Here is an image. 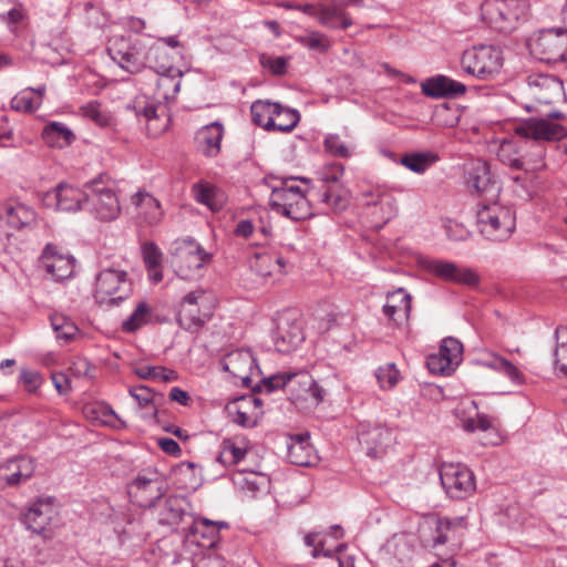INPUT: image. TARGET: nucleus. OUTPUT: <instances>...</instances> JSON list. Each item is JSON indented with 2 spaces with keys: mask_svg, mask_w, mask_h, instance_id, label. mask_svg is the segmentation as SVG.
<instances>
[{
  "mask_svg": "<svg viewBox=\"0 0 567 567\" xmlns=\"http://www.w3.org/2000/svg\"><path fill=\"white\" fill-rule=\"evenodd\" d=\"M132 282L127 272L116 268H105L95 277L94 300L101 307H117L132 293Z\"/></svg>",
  "mask_w": 567,
  "mask_h": 567,
  "instance_id": "1",
  "label": "nucleus"
},
{
  "mask_svg": "<svg viewBox=\"0 0 567 567\" xmlns=\"http://www.w3.org/2000/svg\"><path fill=\"white\" fill-rule=\"evenodd\" d=\"M168 484L164 475L155 468H145L126 484L130 501L144 508L156 506L167 493Z\"/></svg>",
  "mask_w": 567,
  "mask_h": 567,
  "instance_id": "2",
  "label": "nucleus"
},
{
  "mask_svg": "<svg viewBox=\"0 0 567 567\" xmlns=\"http://www.w3.org/2000/svg\"><path fill=\"white\" fill-rule=\"evenodd\" d=\"M480 233L493 241H503L514 231L516 221L514 212L497 203L481 205L476 212Z\"/></svg>",
  "mask_w": 567,
  "mask_h": 567,
  "instance_id": "3",
  "label": "nucleus"
},
{
  "mask_svg": "<svg viewBox=\"0 0 567 567\" xmlns=\"http://www.w3.org/2000/svg\"><path fill=\"white\" fill-rule=\"evenodd\" d=\"M254 124L266 131L291 132L300 120L297 110L285 107L279 103L258 100L250 106Z\"/></svg>",
  "mask_w": 567,
  "mask_h": 567,
  "instance_id": "4",
  "label": "nucleus"
},
{
  "mask_svg": "<svg viewBox=\"0 0 567 567\" xmlns=\"http://www.w3.org/2000/svg\"><path fill=\"white\" fill-rule=\"evenodd\" d=\"M146 43L131 35H114L109 40L107 52L123 70L136 74L145 69Z\"/></svg>",
  "mask_w": 567,
  "mask_h": 567,
  "instance_id": "5",
  "label": "nucleus"
},
{
  "mask_svg": "<svg viewBox=\"0 0 567 567\" xmlns=\"http://www.w3.org/2000/svg\"><path fill=\"white\" fill-rule=\"evenodd\" d=\"M87 200L85 209H89L99 220L112 221L121 214V205L114 189L99 176L85 184Z\"/></svg>",
  "mask_w": 567,
  "mask_h": 567,
  "instance_id": "6",
  "label": "nucleus"
},
{
  "mask_svg": "<svg viewBox=\"0 0 567 567\" xmlns=\"http://www.w3.org/2000/svg\"><path fill=\"white\" fill-rule=\"evenodd\" d=\"M289 381L288 396L299 411L309 412L322 403L326 391L308 371L292 372Z\"/></svg>",
  "mask_w": 567,
  "mask_h": 567,
  "instance_id": "7",
  "label": "nucleus"
},
{
  "mask_svg": "<svg viewBox=\"0 0 567 567\" xmlns=\"http://www.w3.org/2000/svg\"><path fill=\"white\" fill-rule=\"evenodd\" d=\"M530 53L542 62L556 64L567 61V30H540L528 43Z\"/></svg>",
  "mask_w": 567,
  "mask_h": 567,
  "instance_id": "8",
  "label": "nucleus"
},
{
  "mask_svg": "<svg viewBox=\"0 0 567 567\" xmlns=\"http://www.w3.org/2000/svg\"><path fill=\"white\" fill-rule=\"evenodd\" d=\"M206 301L207 296L203 289L186 293L182 298L176 313L179 327L189 332L198 331L212 316Z\"/></svg>",
  "mask_w": 567,
  "mask_h": 567,
  "instance_id": "9",
  "label": "nucleus"
},
{
  "mask_svg": "<svg viewBox=\"0 0 567 567\" xmlns=\"http://www.w3.org/2000/svg\"><path fill=\"white\" fill-rule=\"evenodd\" d=\"M462 69L478 79H488L502 66L501 51L492 45L473 47L464 51L461 59Z\"/></svg>",
  "mask_w": 567,
  "mask_h": 567,
  "instance_id": "10",
  "label": "nucleus"
},
{
  "mask_svg": "<svg viewBox=\"0 0 567 567\" xmlns=\"http://www.w3.org/2000/svg\"><path fill=\"white\" fill-rule=\"evenodd\" d=\"M440 481L446 495L452 499H465L476 489L474 473L461 463H443Z\"/></svg>",
  "mask_w": 567,
  "mask_h": 567,
  "instance_id": "11",
  "label": "nucleus"
},
{
  "mask_svg": "<svg viewBox=\"0 0 567 567\" xmlns=\"http://www.w3.org/2000/svg\"><path fill=\"white\" fill-rule=\"evenodd\" d=\"M467 525L465 516H435L429 526L431 536L430 538H424L423 543L433 550H437L444 545L456 547L463 533L467 529Z\"/></svg>",
  "mask_w": 567,
  "mask_h": 567,
  "instance_id": "12",
  "label": "nucleus"
},
{
  "mask_svg": "<svg viewBox=\"0 0 567 567\" xmlns=\"http://www.w3.org/2000/svg\"><path fill=\"white\" fill-rule=\"evenodd\" d=\"M212 258L213 255L194 240H184L175 248L173 265L181 278L193 279L212 261Z\"/></svg>",
  "mask_w": 567,
  "mask_h": 567,
  "instance_id": "13",
  "label": "nucleus"
},
{
  "mask_svg": "<svg viewBox=\"0 0 567 567\" xmlns=\"http://www.w3.org/2000/svg\"><path fill=\"white\" fill-rule=\"evenodd\" d=\"M419 265L427 274L433 275L444 281L466 285L470 287L476 286L480 281V278L474 270L466 267H460L452 261L420 258Z\"/></svg>",
  "mask_w": 567,
  "mask_h": 567,
  "instance_id": "14",
  "label": "nucleus"
},
{
  "mask_svg": "<svg viewBox=\"0 0 567 567\" xmlns=\"http://www.w3.org/2000/svg\"><path fill=\"white\" fill-rule=\"evenodd\" d=\"M275 322L274 343L279 352L289 353L305 340L301 321L295 312L279 313Z\"/></svg>",
  "mask_w": 567,
  "mask_h": 567,
  "instance_id": "15",
  "label": "nucleus"
},
{
  "mask_svg": "<svg viewBox=\"0 0 567 567\" xmlns=\"http://www.w3.org/2000/svg\"><path fill=\"white\" fill-rule=\"evenodd\" d=\"M229 528L225 520H212L202 516H192V523L184 532L186 543L202 548H213L220 540V530Z\"/></svg>",
  "mask_w": 567,
  "mask_h": 567,
  "instance_id": "16",
  "label": "nucleus"
},
{
  "mask_svg": "<svg viewBox=\"0 0 567 567\" xmlns=\"http://www.w3.org/2000/svg\"><path fill=\"white\" fill-rule=\"evenodd\" d=\"M269 206L274 212L292 220H303L312 215L311 206L306 195L291 190L272 189Z\"/></svg>",
  "mask_w": 567,
  "mask_h": 567,
  "instance_id": "17",
  "label": "nucleus"
},
{
  "mask_svg": "<svg viewBox=\"0 0 567 567\" xmlns=\"http://www.w3.org/2000/svg\"><path fill=\"white\" fill-rule=\"evenodd\" d=\"M359 442L367 450V455L380 458L395 443L393 430L384 424H361Z\"/></svg>",
  "mask_w": 567,
  "mask_h": 567,
  "instance_id": "18",
  "label": "nucleus"
},
{
  "mask_svg": "<svg viewBox=\"0 0 567 567\" xmlns=\"http://www.w3.org/2000/svg\"><path fill=\"white\" fill-rule=\"evenodd\" d=\"M278 6L287 10H299L308 16L316 17L320 24L329 29L346 30L353 24L351 17L338 7L320 4L316 8L313 4H295L291 2H280Z\"/></svg>",
  "mask_w": 567,
  "mask_h": 567,
  "instance_id": "19",
  "label": "nucleus"
},
{
  "mask_svg": "<svg viewBox=\"0 0 567 567\" xmlns=\"http://www.w3.org/2000/svg\"><path fill=\"white\" fill-rule=\"evenodd\" d=\"M561 116V113L554 112L549 113L547 117H530L516 128V133L535 141L559 140L565 135V128L553 120Z\"/></svg>",
  "mask_w": 567,
  "mask_h": 567,
  "instance_id": "20",
  "label": "nucleus"
},
{
  "mask_svg": "<svg viewBox=\"0 0 567 567\" xmlns=\"http://www.w3.org/2000/svg\"><path fill=\"white\" fill-rule=\"evenodd\" d=\"M492 23L501 31L508 32L526 17V6L518 0H495L487 4Z\"/></svg>",
  "mask_w": 567,
  "mask_h": 567,
  "instance_id": "21",
  "label": "nucleus"
},
{
  "mask_svg": "<svg viewBox=\"0 0 567 567\" xmlns=\"http://www.w3.org/2000/svg\"><path fill=\"white\" fill-rule=\"evenodd\" d=\"M55 515L54 507L49 499L33 502L22 514L21 520L27 529L43 538H51V522Z\"/></svg>",
  "mask_w": 567,
  "mask_h": 567,
  "instance_id": "22",
  "label": "nucleus"
},
{
  "mask_svg": "<svg viewBox=\"0 0 567 567\" xmlns=\"http://www.w3.org/2000/svg\"><path fill=\"white\" fill-rule=\"evenodd\" d=\"M224 371L228 372L235 383L238 381L249 386L250 375L254 367H256V359L251 351L245 349H237L228 352L220 361Z\"/></svg>",
  "mask_w": 567,
  "mask_h": 567,
  "instance_id": "23",
  "label": "nucleus"
},
{
  "mask_svg": "<svg viewBox=\"0 0 567 567\" xmlns=\"http://www.w3.org/2000/svg\"><path fill=\"white\" fill-rule=\"evenodd\" d=\"M343 172V165L334 163L329 167L328 172L322 174L323 185L320 192V200L327 206L338 210H342L348 206L344 192L338 185Z\"/></svg>",
  "mask_w": 567,
  "mask_h": 567,
  "instance_id": "24",
  "label": "nucleus"
},
{
  "mask_svg": "<svg viewBox=\"0 0 567 567\" xmlns=\"http://www.w3.org/2000/svg\"><path fill=\"white\" fill-rule=\"evenodd\" d=\"M74 261L72 256L60 254L52 244H48L44 247L41 256L44 269L58 281L70 278L73 275Z\"/></svg>",
  "mask_w": 567,
  "mask_h": 567,
  "instance_id": "25",
  "label": "nucleus"
},
{
  "mask_svg": "<svg viewBox=\"0 0 567 567\" xmlns=\"http://www.w3.org/2000/svg\"><path fill=\"white\" fill-rule=\"evenodd\" d=\"M187 502L184 497L177 495H169L162 498L154 507L157 512V520L161 525L177 526L185 517L193 515L187 513Z\"/></svg>",
  "mask_w": 567,
  "mask_h": 567,
  "instance_id": "26",
  "label": "nucleus"
},
{
  "mask_svg": "<svg viewBox=\"0 0 567 567\" xmlns=\"http://www.w3.org/2000/svg\"><path fill=\"white\" fill-rule=\"evenodd\" d=\"M463 352L462 343L452 337L445 338L440 347L439 355L427 359V367L432 372L445 373L451 364L458 363Z\"/></svg>",
  "mask_w": 567,
  "mask_h": 567,
  "instance_id": "27",
  "label": "nucleus"
},
{
  "mask_svg": "<svg viewBox=\"0 0 567 567\" xmlns=\"http://www.w3.org/2000/svg\"><path fill=\"white\" fill-rule=\"evenodd\" d=\"M422 92L431 97H456L466 92V86L445 75H436L422 83Z\"/></svg>",
  "mask_w": 567,
  "mask_h": 567,
  "instance_id": "28",
  "label": "nucleus"
},
{
  "mask_svg": "<svg viewBox=\"0 0 567 567\" xmlns=\"http://www.w3.org/2000/svg\"><path fill=\"white\" fill-rule=\"evenodd\" d=\"M194 199L207 206L212 212H220L226 203L227 196L218 186L205 181H199L192 186Z\"/></svg>",
  "mask_w": 567,
  "mask_h": 567,
  "instance_id": "29",
  "label": "nucleus"
},
{
  "mask_svg": "<svg viewBox=\"0 0 567 567\" xmlns=\"http://www.w3.org/2000/svg\"><path fill=\"white\" fill-rule=\"evenodd\" d=\"M55 205L62 212L85 209L87 189H80L68 184H59L54 190Z\"/></svg>",
  "mask_w": 567,
  "mask_h": 567,
  "instance_id": "30",
  "label": "nucleus"
},
{
  "mask_svg": "<svg viewBox=\"0 0 567 567\" xmlns=\"http://www.w3.org/2000/svg\"><path fill=\"white\" fill-rule=\"evenodd\" d=\"M287 457L291 464L309 466L313 460V447L309 433H300L289 436L287 442Z\"/></svg>",
  "mask_w": 567,
  "mask_h": 567,
  "instance_id": "31",
  "label": "nucleus"
},
{
  "mask_svg": "<svg viewBox=\"0 0 567 567\" xmlns=\"http://www.w3.org/2000/svg\"><path fill=\"white\" fill-rule=\"evenodd\" d=\"M224 136V127L214 122L202 127L196 134L197 150L207 157H215L220 152V143Z\"/></svg>",
  "mask_w": 567,
  "mask_h": 567,
  "instance_id": "32",
  "label": "nucleus"
},
{
  "mask_svg": "<svg viewBox=\"0 0 567 567\" xmlns=\"http://www.w3.org/2000/svg\"><path fill=\"white\" fill-rule=\"evenodd\" d=\"M156 89L154 95L158 103L174 101L181 90L183 72L178 69H171L163 73H156Z\"/></svg>",
  "mask_w": 567,
  "mask_h": 567,
  "instance_id": "33",
  "label": "nucleus"
},
{
  "mask_svg": "<svg viewBox=\"0 0 567 567\" xmlns=\"http://www.w3.org/2000/svg\"><path fill=\"white\" fill-rule=\"evenodd\" d=\"M285 265L282 257L268 251L256 252L249 259V268L265 279L275 274H282Z\"/></svg>",
  "mask_w": 567,
  "mask_h": 567,
  "instance_id": "34",
  "label": "nucleus"
},
{
  "mask_svg": "<svg viewBox=\"0 0 567 567\" xmlns=\"http://www.w3.org/2000/svg\"><path fill=\"white\" fill-rule=\"evenodd\" d=\"M468 183L478 195L497 197L501 188L492 178L489 167L486 162L478 163L470 173Z\"/></svg>",
  "mask_w": 567,
  "mask_h": 567,
  "instance_id": "35",
  "label": "nucleus"
},
{
  "mask_svg": "<svg viewBox=\"0 0 567 567\" xmlns=\"http://www.w3.org/2000/svg\"><path fill=\"white\" fill-rule=\"evenodd\" d=\"M411 309V296L400 288L388 296L383 313L394 322H402L409 319Z\"/></svg>",
  "mask_w": 567,
  "mask_h": 567,
  "instance_id": "36",
  "label": "nucleus"
},
{
  "mask_svg": "<svg viewBox=\"0 0 567 567\" xmlns=\"http://www.w3.org/2000/svg\"><path fill=\"white\" fill-rule=\"evenodd\" d=\"M261 401L254 396L241 398L236 404L233 421L243 427H254L261 416Z\"/></svg>",
  "mask_w": 567,
  "mask_h": 567,
  "instance_id": "37",
  "label": "nucleus"
},
{
  "mask_svg": "<svg viewBox=\"0 0 567 567\" xmlns=\"http://www.w3.org/2000/svg\"><path fill=\"white\" fill-rule=\"evenodd\" d=\"M249 451V441L245 437H227L221 442L217 462L224 465H236L243 461Z\"/></svg>",
  "mask_w": 567,
  "mask_h": 567,
  "instance_id": "38",
  "label": "nucleus"
},
{
  "mask_svg": "<svg viewBox=\"0 0 567 567\" xmlns=\"http://www.w3.org/2000/svg\"><path fill=\"white\" fill-rule=\"evenodd\" d=\"M128 393L141 409H145L143 417L155 419L157 416L159 401L164 399L163 394L156 393L146 385L132 386Z\"/></svg>",
  "mask_w": 567,
  "mask_h": 567,
  "instance_id": "39",
  "label": "nucleus"
},
{
  "mask_svg": "<svg viewBox=\"0 0 567 567\" xmlns=\"http://www.w3.org/2000/svg\"><path fill=\"white\" fill-rule=\"evenodd\" d=\"M145 69L148 68L155 73H163L175 69L166 48L159 43L146 45L145 49Z\"/></svg>",
  "mask_w": 567,
  "mask_h": 567,
  "instance_id": "40",
  "label": "nucleus"
},
{
  "mask_svg": "<svg viewBox=\"0 0 567 567\" xmlns=\"http://www.w3.org/2000/svg\"><path fill=\"white\" fill-rule=\"evenodd\" d=\"M42 137L52 147H65L75 140L74 133L63 123L51 122L42 131Z\"/></svg>",
  "mask_w": 567,
  "mask_h": 567,
  "instance_id": "41",
  "label": "nucleus"
},
{
  "mask_svg": "<svg viewBox=\"0 0 567 567\" xmlns=\"http://www.w3.org/2000/svg\"><path fill=\"white\" fill-rule=\"evenodd\" d=\"M4 212L8 225L16 229L29 227L37 219L35 212L20 203L7 206Z\"/></svg>",
  "mask_w": 567,
  "mask_h": 567,
  "instance_id": "42",
  "label": "nucleus"
},
{
  "mask_svg": "<svg viewBox=\"0 0 567 567\" xmlns=\"http://www.w3.org/2000/svg\"><path fill=\"white\" fill-rule=\"evenodd\" d=\"M362 195L367 198V205L381 207L384 221H389L394 217L396 213V205L391 194L377 188L374 190L364 192Z\"/></svg>",
  "mask_w": 567,
  "mask_h": 567,
  "instance_id": "43",
  "label": "nucleus"
},
{
  "mask_svg": "<svg viewBox=\"0 0 567 567\" xmlns=\"http://www.w3.org/2000/svg\"><path fill=\"white\" fill-rule=\"evenodd\" d=\"M439 159L440 157L436 153L427 151L405 154L400 162L408 169L422 174Z\"/></svg>",
  "mask_w": 567,
  "mask_h": 567,
  "instance_id": "44",
  "label": "nucleus"
},
{
  "mask_svg": "<svg viewBox=\"0 0 567 567\" xmlns=\"http://www.w3.org/2000/svg\"><path fill=\"white\" fill-rule=\"evenodd\" d=\"M132 200L137 207L148 209L145 214L150 224H156L161 220L163 215L161 203L154 196L148 193L138 192L133 196Z\"/></svg>",
  "mask_w": 567,
  "mask_h": 567,
  "instance_id": "45",
  "label": "nucleus"
},
{
  "mask_svg": "<svg viewBox=\"0 0 567 567\" xmlns=\"http://www.w3.org/2000/svg\"><path fill=\"white\" fill-rule=\"evenodd\" d=\"M152 309L146 301L137 303L134 311L122 323V330L125 332H135L145 326L151 318Z\"/></svg>",
  "mask_w": 567,
  "mask_h": 567,
  "instance_id": "46",
  "label": "nucleus"
},
{
  "mask_svg": "<svg viewBox=\"0 0 567 567\" xmlns=\"http://www.w3.org/2000/svg\"><path fill=\"white\" fill-rule=\"evenodd\" d=\"M134 373L143 380H161L163 382H172L178 379L175 370L166 369L161 365H143L134 370Z\"/></svg>",
  "mask_w": 567,
  "mask_h": 567,
  "instance_id": "47",
  "label": "nucleus"
},
{
  "mask_svg": "<svg viewBox=\"0 0 567 567\" xmlns=\"http://www.w3.org/2000/svg\"><path fill=\"white\" fill-rule=\"evenodd\" d=\"M556 348L554 352L556 369L567 378V327L555 330Z\"/></svg>",
  "mask_w": 567,
  "mask_h": 567,
  "instance_id": "48",
  "label": "nucleus"
},
{
  "mask_svg": "<svg viewBox=\"0 0 567 567\" xmlns=\"http://www.w3.org/2000/svg\"><path fill=\"white\" fill-rule=\"evenodd\" d=\"M235 484L245 493L255 496L258 492L267 487L268 482L265 475L249 472L247 474L241 473Z\"/></svg>",
  "mask_w": 567,
  "mask_h": 567,
  "instance_id": "49",
  "label": "nucleus"
},
{
  "mask_svg": "<svg viewBox=\"0 0 567 567\" xmlns=\"http://www.w3.org/2000/svg\"><path fill=\"white\" fill-rule=\"evenodd\" d=\"M485 364L486 367L497 372L504 373L509 380L514 382H520L523 379V374L518 370V368L514 363H512L511 361L501 355L493 354L492 358L488 361H486Z\"/></svg>",
  "mask_w": 567,
  "mask_h": 567,
  "instance_id": "50",
  "label": "nucleus"
},
{
  "mask_svg": "<svg viewBox=\"0 0 567 567\" xmlns=\"http://www.w3.org/2000/svg\"><path fill=\"white\" fill-rule=\"evenodd\" d=\"M50 320L58 339H62L68 342L78 333V327L64 315H53Z\"/></svg>",
  "mask_w": 567,
  "mask_h": 567,
  "instance_id": "51",
  "label": "nucleus"
},
{
  "mask_svg": "<svg viewBox=\"0 0 567 567\" xmlns=\"http://www.w3.org/2000/svg\"><path fill=\"white\" fill-rule=\"evenodd\" d=\"M90 412H96V421L113 429L122 430L126 427V423L107 404H97L96 406L90 408Z\"/></svg>",
  "mask_w": 567,
  "mask_h": 567,
  "instance_id": "52",
  "label": "nucleus"
},
{
  "mask_svg": "<svg viewBox=\"0 0 567 567\" xmlns=\"http://www.w3.org/2000/svg\"><path fill=\"white\" fill-rule=\"evenodd\" d=\"M82 114L92 120L99 126H107L110 124V115L102 110L101 103L91 101L81 107Z\"/></svg>",
  "mask_w": 567,
  "mask_h": 567,
  "instance_id": "53",
  "label": "nucleus"
},
{
  "mask_svg": "<svg viewBox=\"0 0 567 567\" xmlns=\"http://www.w3.org/2000/svg\"><path fill=\"white\" fill-rule=\"evenodd\" d=\"M399 377L400 372L394 363H386L375 371V378L382 389L393 388L398 383Z\"/></svg>",
  "mask_w": 567,
  "mask_h": 567,
  "instance_id": "54",
  "label": "nucleus"
},
{
  "mask_svg": "<svg viewBox=\"0 0 567 567\" xmlns=\"http://www.w3.org/2000/svg\"><path fill=\"white\" fill-rule=\"evenodd\" d=\"M34 470L33 461L28 457H20L18 460V470L7 476V484L10 486L19 484L22 480H28L32 476Z\"/></svg>",
  "mask_w": 567,
  "mask_h": 567,
  "instance_id": "55",
  "label": "nucleus"
},
{
  "mask_svg": "<svg viewBox=\"0 0 567 567\" xmlns=\"http://www.w3.org/2000/svg\"><path fill=\"white\" fill-rule=\"evenodd\" d=\"M292 372H280L268 378H264L261 381V391L271 393L276 390L282 389L288 394V382L291 380Z\"/></svg>",
  "mask_w": 567,
  "mask_h": 567,
  "instance_id": "56",
  "label": "nucleus"
},
{
  "mask_svg": "<svg viewBox=\"0 0 567 567\" xmlns=\"http://www.w3.org/2000/svg\"><path fill=\"white\" fill-rule=\"evenodd\" d=\"M10 104L14 111L32 113L40 106L41 100L34 101L30 92L25 90L13 96Z\"/></svg>",
  "mask_w": 567,
  "mask_h": 567,
  "instance_id": "57",
  "label": "nucleus"
},
{
  "mask_svg": "<svg viewBox=\"0 0 567 567\" xmlns=\"http://www.w3.org/2000/svg\"><path fill=\"white\" fill-rule=\"evenodd\" d=\"M323 147L327 153L336 157L348 158L351 155L350 150L338 134L327 135L323 141Z\"/></svg>",
  "mask_w": 567,
  "mask_h": 567,
  "instance_id": "58",
  "label": "nucleus"
},
{
  "mask_svg": "<svg viewBox=\"0 0 567 567\" xmlns=\"http://www.w3.org/2000/svg\"><path fill=\"white\" fill-rule=\"evenodd\" d=\"M142 252L144 264L148 270H155L161 266L163 255L154 243H145Z\"/></svg>",
  "mask_w": 567,
  "mask_h": 567,
  "instance_id": "59",
  "label": "nucleus"
},
{
  "mask_svg": "<svg viewBox=\"0 0 567 567\" xmlns=\"http://www.w3.org/2000/svg\"><path fill=\"white\" fill-rule=\"evenodd\" d=\"M494 419L486 414L477 413L475 417H468L463 422L466 432L487 431L494 429Z\"/></svg>",
  "mask_w": 567,
  "mask_h": 567,
  "instance_id": "60",
  "label": "nucleus"
},
{
  "mask_svg": "<svg viewBox=\"0 0 567 567\" xmlns=\"http://www.w3.org/2000/svg\"><path fill=\"white\" fill-rule=\"evenodd\" d=\"M299 42L311 50L327 51L329 48L327 37L317 31L299 38Z\"/></svg>",
  "mask_w": 567,
  "mask_h": 567,
  "instance_id": "61",
  "label": "nucleus"
},
{
  "mask_svg": "<svg viewBox=\"0 0 567 567\" xmlns=\"http://www.w3.org/2000/svg\"><path fill=\"white\" fill-rule=\"evenodd\" d=\"M260 64L268 68L275 75H284L287 72L288 60L285 56L270 58L261 54Z\"/></svg>",
  "mask_w": 567,
  "mask_h": 567,
  "instance_id": "62",
  "label": "nucleus"
},
{
  "mask_svg": "<svg viewBox=\"0 0 567 567\" xmlns=\"http://www.w3.org/2000/svg\"><path fill=\"white\" fill-rule=\"evenodd\" d=\"M305 544L309 547H312V556L318 557L320 555L326 557H332V549H326L323 547V542L318 539V534H308L305 536Z\"/></svg>",
  "mask_w": 567,
  "mask_h": 567,
  "instance_id": "63",
  "label": "nucleus"
},
{
  "mask_svg": "<svg viewBox=\"0 0 567 567\" xmlns=\"http://www.w3.org/2000/svg\"><path fill=\"white\" fill-rule=\"evenodd\" d=\"M20 381L28 391H35L41 384V374L33 370L22 369L20 372Z\"/></svg>",
  "mask_w": 567,
  "mask_h": 567,
  "instance_id": "64",
  "label": "nucleus"
}]
</instances>
